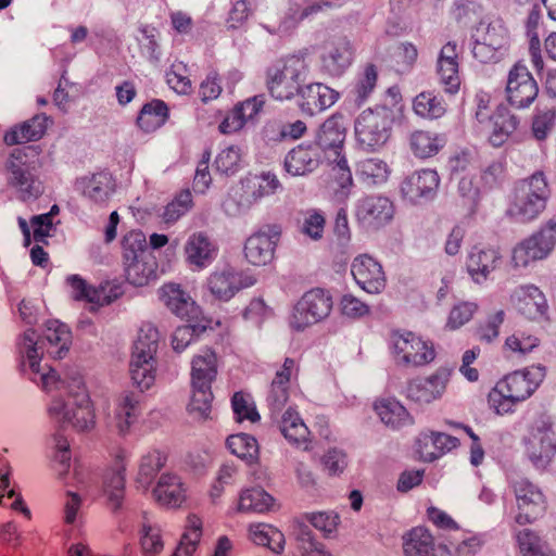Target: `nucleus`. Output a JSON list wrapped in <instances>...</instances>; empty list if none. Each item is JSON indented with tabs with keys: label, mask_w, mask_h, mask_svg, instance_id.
Instances as JSON below:
<instances>
[{
	"label": "nucleus",
	"mask_w": 556,
	"mask_h": 556,
	"mask_svg": "<svg viewBox=\"0 0 556 556\" xmlns=\"http://www.w3.org/2000/svg\"><path fill=\"white\" fill-rule=\"evenodd\" d=\"M218 358L210 348L197 354L191 362V386H210L217 377Z\"/></svg>",
	"instance_id": "obj_35"
},
{
	"label": "nucleus",
	"mask_w": 556,
	"mask_h": 556,
	"mask_svg": "<svg viewBox=\"0 0 556 556\" xmlns=\"http://www.w3.org/2000/svg\"><path fill=\"white\" fill-rule=\"evenodd\" d=\"M501 262L502 254L498 248L477 244L468 251L465 266L468 275L476 283H483L498 268Z\"/></svg>",
	"instance_id": "obj_19"
},
{
	"label": "nucleus",
	"mask_w": 556,
	"mask_h": 556,
	"mask_svg": "<svg viewBox=\"0 0 556 556\" xmlns=\"http://www.w3.org/2000/svg\"><path fill=\"white\" fill-rule=\"evenodd\" d=\"M50 415L67 421L79 431H86L94 425V412L85 388L71 394L66 402L54 400L49 407Z\"/></svg>",
	"instance_id": "obj_8"
},
{
	"label": "nucleus",
	"mask_w": 556,
	"mask_h": 556,
	"mask_svg": "<svg viewBox=\"0 0 556 556\" xmlns=\"http://www.w3.org/2000/svg\"><path fill=\"white\" fill-rule=\"evenodd\" d=\"M538 93V84L527 66L516 63L508 73L506 84V97L509 104H531Z\"/></svg>",
	"instance_id": "obj_21"
},
{
	"label": "nucleus",
	"mask_w": 556,
	"mask_h": 556,
	"mask_svg": "<svg viewBox=\"0 0 556 556\" xmlns=\"http://www.w3.org/2000/svg\"><path fill=\"white\" fill-rule=\"evenodd\" d=\"M445 144L446 139L443 135L426 130H416L409 138L413 154L422 160L437 155Z\"/></svg>",
	"instance_id": "obj_41"
},
{
	"label": "nucleus",
	"mask_w": 556,
	"mask_h": 556,
	"mask_svg": "<svg viewBox=\"0 0 556 556\" xmlns=\"http://www.w3.org/2000/svg\"><path fill=\"white\" fill-rule=\"evenodd\" d=\"M356 170L364 182L374 186L386 182L391 172L389 165L377 157L362 160Z\"/></svg>",
	"instance_id": "obj_47"
},
{
	"label": "nucleus",
	"mask_w": 556,
	"mask_h": 556,
	"mask_svg": "<svg viewBox=\"0 0 556 556\" xmlns=\"http://www.w3.org/2000/svg\"><path fill=\"white\" fill-rule=\"evenodd\" d=\"M518 514L515 521L518 525L532 523L546 509V498L542 490L527 478H516L511 481Z\"/></svg>",
	"instance_id": "obj_12"
},
{
	"label": "nucleus",
	"mask_w": 556,
	"mask_h": 556,
	"mask_svg": "<svg viewBox=\"0 0 556 556\" xmlns=\"http://www.w3.org/2000/svg\"><path fill=\"white\" fill-rule=\"evenodd\" d=\"M126 280L137 287H143L157 277V263L153 256H142L123 262Z\"/></svg>",
	"instance_id": "obj_38"
},
{
	"label": "nucleus",
	"mask_w": 556,
	"mask_h": 556,
	"mask_svg": "<svg viewBox=\"0 0 556 556\" xmlns=\"http://www.w3.org/2000/svg\"><path fill=\"white\" fill-rule=\"evenodd\" d=\"M166 460V454L157 450H153L146 454L140 463L138 480L144 484L151 483L160 470L165 466Z\"/></svg>",
	"instance_id": "obj_57"
},
{
	"label": "nucleus",
	"mask_w": 556,
	"mask_h": 556,
	"mask_svg": "<svg viewBox=\"0 0 556 556\" xmlns=\"http://www.w3.org/2000/svg\"><path fill=\"white\" fill-rule=\"evenodd\" d=\"M437 72L446 92L453 94L459 90L460 77L455 43L447 42L441 49L437 62Z\"/></svg>",
	"instance_id": "obj_29"
},
{
	"label": "nucleus",
	"mask_w": 556,
	"mask_h": 556,
	"mask_svg": "<svg viewBox=\"0 0 556 556\" xmlns=\"http://www.w3.org/2000/svg\"><path fill=\"white\" fill-rule=\"evenodd\" d=\"M527 454L534 467L545 469L556 455V431L551 424L536 427L527 442Z\"/></svg>",
	"instance_id": "obj_18"
},
{
	"label": "nucleus",
	"mask_w": 556,
	"mask_h": 556,
	"mask_svg": "<svg viewBox=\"0 0 556 556\" xmlns=\"http://www.w3.org/2000/svg\"><path fill=\"white\" fill-rule=\"evenodd\" d=\"M552 189L543 170L518 180L509 195L506 214L519 223H531L546 210Z\"/></svg>",
	"instance_id": "obj_1"
},
{
	"label": "nucleus",
	"mask_w": 556,
	"mask_h": 556,
	"mask_svg": "<svg viewBox=\"0 0 556 556\" xmlns=\"http://www.w3.org/2000/svg\"><path fill=\"white\" fill-rule=\"evenodd\" d=\"M243 192L248 205H252L264 197L275 193L280 188L277 176L270 172H263L243 182Z\"/></svg>",
	"instance_id": "obj_40"
},
{
	"label": "nucleus",
	"mask_w": 556,
	"mask_h": 556,
	"mask_svg": "<svg viewBox=\"0 0 556 556\" xmlns=\"http://www.w3.org/2000/svg\"><path fill=\"white\" fill-rule=\"evenodd\" d=\"M540 342L541 340L533 331L517 329L506 338L504 346L511 353L527 355L536 349Z\"/></svg>",
	"instance_id": "obj_52"
},
{
	"label": "nucleus",
	"mask_w": 556,
	"mask_h": 556,
	"mask_svg": "<svg viewBox=\"0 0 556 556\" xmlns=\"http://www.w3.org/2000/svg\"><path fill=\"white\" fill-rule=\"evenodd\" d=\"M186 261L197 268L210 265L217 254V245L203 231L192 233L184 248Z\"/></svg>",
	"instance_id": "obj_28"
},
{
	"label": "nucleus",
	"mask_w": 556,
	"mask_h": 556,
	"mask_svg": "<svg viewBox=\"0 0 556 556\" xmlns=\"http://www.w3.org/2000/svg\"><path fill=\"white\" fill-rule=\"evenodd\" d=\"M307 71V63L302 53L292 54L285 59L277 60L267 70L268 77L285 79L298 84L302 80Z\"/></svg>",
	"instance_id": "obj_39"
},
{
	"label": "nucleus",
	"mask_w": 556,
	"mask_h": 556,
	"mask_svg": "<svg viewBox=\"0 0 556 556\" xmlns=\"http://www.w3.org/2000/svg\"><path fill=\"white\" fill-rule=\"evenodd\" d=\"M274 505V498L261 488H251L240 493L237 511L239 513H265Z\"/></svg>",
	"instance_id": "obj_42"
},
{
	"label": "nucleus",
	"mask_w": 556,
	"mask_h": 556,
	"mask_svg": "<svg viewBox=\"0 0 556 556\" xmlns=\"http://www.w3.org/2000/svg\"><path fill=\"white\" fill-rule=\"evenodd\" d=\"M440 178L433 169H421L408 175L402 182V193L410 202L430 199L435 194Z\"/></svg>",
	"instance_id": "obj_25"
},
{
	"label": "nucleus",
	"mask_w": 556,
	"mask_h": 556,
	"mask_svg": "<svg viewBox=\"0 0 556 556\" xmlns=\"http://www.w3.org/2000/svg\"><path fill=\"white\" fill-rule=\"evenodd\" d=\"M160 301L180 319L192 323L202 317V309L181 285L168 282L159 290Z\"/></svg>",
	"instance_id": "obj_15"
},
{
	"label": "nucleus",
	"mask_w": 556,
	"mask_h": 556,
	"mask_svg": "<svg viewBox=\"0 0 556 556\" xmlns=\"http://www.w3.org/2000/svg\"><path fill=\"white\" fill-rule=\"evenodd\" d=\"M303 518L308 521L315 529L320 531L324 536L332 538L338 533L341 518L336 511H318L306 513Z\"/></svg>",
	"instance_id": "obj_54"
},
{
	"label": "nucleus",
	"mask_w": 556,
	"mask_h": 556,
	"mask_svg": "<svg viewBox=\"0 0 556 556\" xmlns=\"http://www.w3.org/2000/svg\"><path fill=\"white\" fill-rule=\"evenodd\" d=\"M40 149L26 146L14 149L4 165L8 186L16 189L22 201L38 199L43 193L39 179L42 166Z\"/></svg>",
	"instance_id": "obj_2"
},
{
	"label": "nucleus",
	"mask_w": 556,
	"mask_h": 556,
	"mask_svg": "<svg viewBox=\"0 0 556 556\" xmlns=\"http://www.w3.org/2000/svg\"><path fill=\"white\" fill-rule=\"evenodd\" d=\"M280 431L288 441L296 444L305 443L309 435L308 428L299 413L291 407L281 417Z\"/></svg>",
	"instance_id": "obj_44"
},
{
	"label": "nucleus",
	"mask_w": 556,
	"mask_h": 556,
	"mask_svg": "<svg viewBox=\"0 0 556 556\" xmlns=\"http://www.w3.org/2000/svg\"><path fill=\"white\" fill-rule=\"evenodd\" d=\"M478 309V304L470 301L454 304L448 313L446 327L451 330L459 329L473 318Z\"/></svg>",
	"instance_id": "obj_60"
},
{
	"label": "nucleus",
	"mask_w": 556,
	"mask_h": 556,
	"mask_svg": "<svg viewBox=\"0 0 556 556\" xmlns=\"http://www.w3.org/2000/svg\"><path fill=\"white\" fill-rule=\"evenodd\" d=\"M48 127V117L36 115L33 118L15 125L5 131L3 141L8 146L24 144L39 140Z\"/></svg>",
	"instance_id": "obj_33"
},
{
	"label": "nucleus",
	"mask_w": 556,
	"mask_h": 556,
	"mask_svg": "<svg viewBox=\"0 0 556 556\" xmlns=\"http://www.w3.org/2000/svg\"><path fill=\"white\" fill-rule=\"evenodd\" d=\"M255 283L254 275L231 266L213 271L206 282L207 289L214 299L223 302H228L238 292Z\"/></svg>",
	"instance_id": "obj_13"
},
{
	"label": "nucleus",
	"mask_w": 556,
	"mask_h": 556,
	"mask_svg": "<svg viewBox=\"0 0 556 556\" xmlns=\"http://www.w3.org/2000/svg\"><path fill=\"white\" fill-rule=\"evenodd\" d=\"M298 225L302 235L318 241L324 237L326 216L321 211L309 208L301 213Z\"/></svg>",
	"instance_id": "obj_49"
},
{
	"label": "nucleus",
	"mask_w": 556,
	"mask_h": 556,
	"mask_svg": "<svg viewBox=\"0 0 556 556\" xmlns=\"http://www.w3.org/2000/svg\"><path fill=\"white\" fill-rule=\"evenodd\" d=\"M403 106H369L355 122L356 140L365 151H375L384 146L390 129L397 119L402 123Z\"/></svg>",
	"instance_id": "obj_3"
},
{
	"label": "nucleus",
	"mask_w": 556,
	"mask_h": 556,
	"mask_svg": "<svg viewBox=\"0 0 556 556\" xmlns=\"http://www.w3.org/2000/svg\"><path fill=\"white\" fill-rule=\"evenodd\" d=\"M248 538L253 544L266 547L274 554L280 555L285 551V534L273 525L251 523L248 528Z\"/></svg>",
	"instance_id": "obj_36"
},
{
	"label": "nucleus",
	"mask_w": 556,
	"mask_h": 556,
	"mask_svg": "<svg viewBox=\"0 0 556 556\" xmlns=\"http://www.w3.org/2000/svg\"><path fill=\"white\" fill-rule=\"evenodd\" d=\"M193 205L192 194L187 190L180 191L165 207L162 217L165 223H176Z\"/></svg>",
	"instance_id": "obj_59"
},
{
	"label": "nucleus",
	"mask_w": 556,
	"mask_h": 556,
	"mask_svg": "<svg viewBox=\"0 0 556 556\" xmlns=\"http://www.w3.org/2000/svg\"><path fill=\"white\" fill-rule=\"evenodd\" d=\"M453 370L441 366L427 376L408 380L406 397L419 405H428L443 397L451 381Z\"/></svg>",
	"instance_id": "obj_10"
},
{
	"label": "nucleus",
	"mask_w": 556,
	"mask_h": 556,
	"mask_svg": "<svg viewBox=\"0 0 556 556\" xmlns=\"http://www.w3.org/2000/svg\"><path fill=\"white\" fill-rule=\"evenodd\" d=\"M186 492L185 484L178 476L163 473L153 489V496L160 505L176 508L186 501Z\"/></svg>",
	"instance_id": "obj_31"
},
{
	"label": "nucleus",
	"mask_w": 556,
	"mask_h": 556,
	"mask_svg": "<svg viewBox=\"0 0 556 556\" xmlns=\"http://www.w3.org/2000/svg\"><path fill=\"white\" fill-rule=\"evenodd\" d=\"M556 245V220L548 219L534 233L522 240L513 251L516 266L546 258Z\"/></svg>",
	"instance_id": "obj_7"
},
{
	"label": "nucleus",
	"mask_w": 556,
	"mask_h": 556,
	"mask_svg": "<svg viewBox=\"0 0 556 556\" xmlns=\"http://www.w3.org/2000/svg\"><path fill=\"white\" fill-rule=\"evenodd\" d=\"M72 343V333L68 327L59 320H49L46 325L42 346L53 358H62L70 350Z\"/></svg>",
	"instance_id": "obj_34"
},
{
	"label": "nucleus",
	"mask_w": 556,
	"mask_h": 556,
	"mask_svg": "<svg viewBox=\"0 0 556 556\" xmlns=\"http://www.w3.org/2000/svg\"><path fill=\"white\" fill-rule=\"evenodd\" d=\"M510 299L515 308L532 320L543 317L548 308L544 293L533 285L516 288Z\"/></svg>",
	"instance_id": "obj_24"
},
{
	"label": "nucleus",
	"mask_w": 556,
	"mask_h": 556,
	"mask_svg": "<svg viewBox=\"0 0 556 556\" xmlns=\"http://www.w3.org/2000/svg\"><path fill=\"white\" fill-rule=\"evenodd\" d=\"M83 195L96 204H104L115 192V179L112 174L101 170L79 180Z\"/></svg>",
	"instance_id": "obj_30"
},
{
	"label": "nucleus",
	"mask_w": 556,
	"mask_h": 556,
	"mask_svg": "<svg viewBox=\"0 0 556 556\" xmlns=\"http://www.w3.org/2000/svg\"><path fill=\"white\" fill-rule=\"evenodd\" d=\"M282 235L280 224H266L250 235L243 247L244 257L253 266H265L275 256L276 247Z\"/></svg>",
	"instance_id": "obj_11"
},
{
	"label": "nucleus",
	"mask_w": 556,
	"mask_h": 556,
	"mask_svg": "<svg viewBox=\"0 0 556 556\" xmlns=\"http://www.w3.org/2000/svg\"><path fill=\"white\" fill-rule=\"evenodd\" d=\"M374 407L381 421L393 429L402 427L409 419L407 409L395 399L378 400Z\"/></svg>",
	"instance_id": "obj_43"
},
{
	"label": "nucleus",
	"mask_w": 556,
	"mask_h": 556,
	"mask_svg": "<svg viewBox=\"0 0 556 556\" xmlns=\"http://www.w3.org/2000/svg\"><path fill=\"white\" fill-rule=\"evenodd\" d=\"M460 541L452 549L453 556H476L484 545L482 534L460 529Z\"/></svg>",
	"instance_id": "obj_64"
},
{
	"label": "nucleus",
	"mask_w": 556,
	"mask_h": 556,
	"mask_svg": "<svg viewBox=\"0 0 556 556\" xmlns=\"http://www.w3.org/2000/svg\"><path fill=\"white\" fill-rule=\"evenodd\" d=\"M298 93L303 99L301 104H334L339 100L338 91L320 83L299 87Z\"/></svg>",
	"instance_id": "obj_51"
},
{
	"label": "nucleus",
	"mask_w": 556,
	"mask_h": 556,
	"mask_svg": "<svg viewBox=\"0 0 556 556\" xmlns=\"http://www.w3.org/2000/svg\"><path fill=\"white\" fill-rule=\"evenodd\" d=\"M330 292L323 288L306 291L294 306L291 325L296 330L315 325L327 318L332 309Z\"/></svg>",
	"instance_id": "obj_6"
},
{
	"label": "nucleus",
	"mask_w": 556,
	"mask_h": 556,
	"mask_svg": "<svg viewBox=\"0 0 556 556\" xmlns=\"http://www.w3.org/2000/svg\"><path fill=\"white\" fill-rule=\"evenodd\" d=\"M351 273L356 283L367 293H381L387 285L382 265L372 256L362 254L354 258Z\"/></svg>",
	"instance_id": "obj_20"
},
{
	"label": "nucleus",
	"mask_w": 556,
	"mask_h": 556,
	"mask_svg": "<svg viewBox=\"0 0 556 556\" xmlns=\"http://www.w3.org/2000/svg\"><path fill=\"white\" fill-rule=\"evenodd\" d=\"M403 553L405 556H453L452 548L445 543H435L431 531L417 526L402 536Z\"/></svg>",
	"instance_id": "obj_17"
},
{
	"label": "nucleus",
	"mask_w": 556,
	"mask_h": 556,
	"mask_svg": "<svg viewBox=\"0 0 556 556\" xmlns=\"http://www.w3.org/2000/svg\"><path fill=\"white\" fill-rule=\"evenodd\" d=\"M307 130L306 124L302 121L271 125L266 128V137L269 141L282 142L293 141L302 138Z\"/></svg>",
	"instance_id": "obj_53"
},
{
	"label": "nucleus",
	"mask_w": 556,
	"mask_h": 556,
	"mask_svg": "<svg viewBox=\"0 0 556 556\" xmlns=\"http://www.w3.org/2000/svg\"><path fill=\"white\" fill-rule=\"evenodd\" d=\"M341 117L331 116L321 125L316 144L325 152L328 160H337L340 155H344L343 144L345 141V127L341 123Z\"/></svg>",
	"instance_id": "obj_27"
},
{
	"label": "nucleus",
	"mask_w": 556,
	"mask_h": 556,
	"mask_svg": "<svg viewBox=\"0 0 556 556\" xmlns=\"http://www.w3.org/2000/svg\"><path fill=\"white\" fill-rule=\"evenodd\" d=\"M377 70L375 65L368 64L365 66L364 72L357 77L351 93L354 96V102H364L367 100L368 94L374 90L377 83Z\"/></svg>",
	"instance_id": "obj_62"
},
{
	"label": "nucleus",
	"mask_w": 556,
	"mask_h": 556,
	"mask_svg": "<svg viewBox=\"0 0 556 556\" xmlns=\"http://www.w3.org/2000/svg\"><path fill=\"white\" fill-rule=\"evenodd\" d=\"M231 407L235 414V419L238 422L248 420L254 424L261 419L252 396L249 393H244L242 391L235 392L231 397Z\"/></svg>",
	"instance_id": "obj_55"
},
{
	"label": "nucleus",
	"mask_w": 556,
	"mask_h": 556,
	"mask_svg": "<svg viewBox=\"0 0 556 556\" xmlns=\"http://www.w3.org/2000/svg\"><path fill=\"white\" fill-rule=\"evenodd\" d=\"M159 332L153 327L141 328L134 344L130 376L142 393L155 380L154 354L157 350Z\"/></svg>",
	"instance_id": "obj_4"
},
{
	"label": "nucleus",
	"mask_w": 556,
	"mask_h": 556,
	"mask_svg": "<svg viewBox=\"0 0 556 556\" xmlns=\"http://www.w3.org/2000/svg\"><path fill=\"white\" fill-rule=\"evenodd\" d=\"M354 48L344 37H333L324 45L321 62L324 68L333 76L341 75L353 62Z\"/></svg>",
	"instance_id": "obj_23"
},
{
	"label": "nucleus",
	"mask_w": 556,
	"mask_h": 556,
	"mask_svg": "<svg viewBox=\"0 0 556 556\" xmlns=\"http://www.w3.org/2000/svg\"><path fill=\"white\" fill-rule=\"evenodd\" d=\"M391 350L395 363L405 368H419L437 357L434 344L412 331H393Z\"/></svg>",
	"instance_id": "obj_5"
},
{
	"label": "nucleus",
	"mask_w": 556,
	"mask_h": 556,
	"mask_svg": "<svg viewBox=\"0 0 556 556\" xmlns=\"http://www.w3.org/2000/svg\"><path fill=\"white\" fill-rule=\"evenodd\" d=\"M167 85L178 94H188L192 90L188 67L182 62H174L166 72Z\"/></svg>",
	"instance_id": "obj_61"
},
{
	"label": "nucleus",
	"mask_w": 556,
	"mask_h": 556,
	"mask_svg": "<svg viewBox=\"0 0 556 556\" xmlns=\"http://www.w3.org/2000/svg\"><path fill=\"white\" fill-rule=\"evenodd\" d=\"M127 454L119 451L116 455V468L104 475L103 492L108 497V505L116 510L122 506L125 495V460Z\"/></svg>",
	"instance_id": "obj_32"
},
{
	"label": "nucleus",
	"mask_w": 556,
	"mask_h": 556,
	"mask_svg": "<svg viewBox=\"0 0 556 556\" xmlns=\"http://www.w3.org/2000/svg\"><path fill=\"white\" fill-rule=\"evenodd\" d=\"M250 113L244 112V106H232L228 110L218 126V129L224 135H231L241 130L248 118H252L257 115L262 106H249Z\"/></svg>",
	"instance_id": "obj_50"
},
{
	"label": "nucleus",
	"mask_w": 556,
	"mask_h": 556,
	"mask_svg": "<svg viewBox=\"0 0 556 556\" xmlns=\"http://www.w3.org/2000/svg\"><path fill=\"white\" fill-rule=\"evenodd\" d=\"M546 376L542 365H533L521 370H515L500 380L501 388L505 389L510 400L520 403L529 399L540 387Z\"/></svg>",
	"instance_id": "obj_14"
},
{
	"label": "nucleus",
	"mask_w": 556,
	"mask_h": 556,
	"mask_svg": "<svg viewBox=\"0 0 556 556\" xmlns=\"http://www.w3.org/2000/svg\"><path fill=\"white\" fill-rule=\"evenodd\" d=\"M476 118L481 130L489 134V141L493 147L503 146L519 125V119L511 114L508 106H478Z\"/></svg>",
	"instance_id": "obj_9"
},
{
	"label": "nucleus",
	"mask_w": 556,
	"mask_h": 556,
	"mask_svg": "<svg viewBox=\"0 0 556 556\" xmlns=\"http://www.w3.org/2000/svg\"><path fill=\"white\" fill-rule=\"evenodd\" d=\"M18 352L23 358H26L33 375L40 372V355L35 341V332L26 331L18 341Z\"/></svg>",
	"instance_id": "obj_63"
},
{
	"label": "nucleus",
	"mask_w": 556,
	"mask_h": 556,
	"mask_svg": "<svg viewBox=\"0 0 556 556\" xmlns=\"http://www.w3.org/2000/svg\"><path fill=\"white\" fill-rule=\"evenodd\" d=\"M226 445L231 454L248 464H254L258 459V444L256 439L252 435L245 433L229 435Z\"/></svg>",
	"instance_id": "obj_45"
},
{
	"label": "nucleus",
	"mask_w": 556,
	"mask_h": 556,
	"mask_svg": "<svg viewBox=\"0 0 556 556\" xmlns=\"http://www.w3.org/2000/svg\"><path fill=\"white\" fill-rule=\"evenodd\" d=\"M213 393L210 386H192V395L188 404L189 414L197 420H205L212 412Z\"/></svg>",
	"instance_id": "obj_48"
},
{
	"label": "nucleus",
	"mask_w": 556,
	"mask_h": 556,
	"mask_svg": "<svg viewBox=\"0 0 556 556\" xmlns=\"http://www.w3.org/2000/svg\"><path fill=\"white\" fill-rule=\"evenodd\" d=\"M299 365L295 359L286 357L276 371L267 393V404L273 413L280 412L289 401L292 381L298 379Z\"/></svg>",
	"instance_id": "obj_22"
},
{
	"label": "nucleus",
	"mask_w": 556,
	"mask_h": 556,
	"mask_svg": "<svg viewBox=\"0 0 556 556\" xmlns=\"http://www.w3.org/2000/svg\"><path fill=\"white\" fill-rule=\"evenodd\" d=\"M473 41L490 43L493 49H505L507 31L500 22H480L472 34Z\"/></svg>",
	"instance_id": "obj_46"
},
{
	"label": "nucleus",
	"mask_w": 556,
	"mask_h": 556,
	"mask_svg": "<svg viewBox=\"0 0 556 556\" xmlns=\"http://www.w3.org/2000/svg\"><path fill=\"white\" fill-rule=\"evenodd\" d=\"M121 247L123 262L132 261L146 256V235L138 229L130 230L124 235L121 242Z\"/></svg>",
	"instance_id": "obj_56"
},
{
	"label": "nucleus",
	"mask_w": 556,
	"mask_h": 556,
	"mask_svg": "<svg viewBox=\"0 0 556 556\" xmlns=\"http://www.w3.org/2000/svg\"><path fill=\"white\" fill-rule=\"evenodd\" d=\"M318 164L319 155L312 146L300 144L293 148L285 159V168L293 176L312 173Z\"/></svg>",
	"instance_id": "obj_37"
},
{
	"label": "nucleus",
	"mask_w": 556,
	"mask_h": 556,
	"mask_svg": "<svg viewBox=\"0 0 556 556\" xmlns=\"http://www.w3.org/2000/svg\"><path fill=\"white\" fill-rule=\"evenodd\" d=\"M168 117V106H142L137 125L146 132L160 128Z\"/></svg>",
	"instance_id": "obj_58"
},
{
	"label": "nucleus",
	"mask_w": 556,
	"mask_h": 556,
	"mask_svg": "<svg viewBox=\"0 0 556 556\" xmlns=\"http://www.w3.org/2000/svg\"><path fill=\"white\" fill-rule=\"evenodd\" d=\"M141 392L124 391L115 402L114 426L119 435H126L141 410Z\"/></svg>",
	"instance_id": "obj_26"
},
{
	"label": "nucleus",
	"mask_w": 556,
	"mask_h": 556,
	"mask_svg": "<svg viewBox=\"0 0 556 556\" xmlns=\"http://www.w3.org/2000/svg\"><path fill=\"white\" fill-rule=\"evenodd\" d=\"M394 215L391 200L382 195H367L356 206V219L369 230H378L390 223Z\"/></svg>",
	"instance_id": "obj_16"
}]
</instances>
